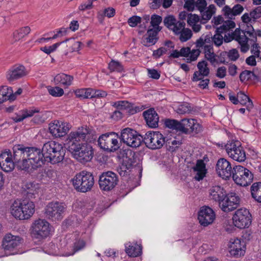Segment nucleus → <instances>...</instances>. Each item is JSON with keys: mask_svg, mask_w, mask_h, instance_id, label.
Here are the masks:
<instances>
[{"mask_svg": "<svg viewBox=\"0 0 261 261\" xmlns=\"http://www.w3.org/2000/svg\"><path fill=\"white\" fill-rule=\"evenodd\" d=\"M144 141L147 147L151 149L161 148L166 142L165 138L159 132H148Z\"/></svg>", "mask_w": 261, "mask_h": 261, "instance_id": "13", "label": "nucleus"}, {"mask_svg": "<svg viewBox=\"0 0 261 261\" xmlns=\"http://www.w3.org/2000/svg\"><path fill=\"white\" fill-rule=\"evenodd\" d=\"M93 131L87 126H83L79 127L74 132H71L68 136L67 139V144L68 149L71 148V146L77 147L84 143H81L82 141L88 140V138L93 136Z\"/></svg>", "mask_w": 261, "mask_h": 261, "instance_id": "5", "label": "nucleus"}, {"mask_svg": "<svg viewBox=\"0 0 261 261\" xmlns=\"http://www.w3.org/2000/svg\"><path fill=\"white\" fill-rule=\"evenodd\" d=\"M69 39H66L65 41L56 43L53 45L49 46L48 47H43L41 48V50L43 51L44 53H46L47 55L50 54L51 53L55 51L57 48L63 43L66 42Z\"/></svg>", "mask_w": 261, "mask_h": 261, "instance_id": "54", "label": "nucleus"}, {"mask_svg": "<svg viewBox=\"0 0 261 261\" xmlns=\"http://www.w3.org/2000/svg\"><path fill=\"white\" fill-rule=\"evenodd\" d=\"M141 20L142 18L141 17L135 15L130 17L128 19L127 22L131 27H135L138 24L141 22Z\"/></svg>", "mask_w": 261, "mask_h": 261, "instance_id": "62", "label": "nucleus"}, {"mask_svg": "<svg viewBox=\"0 0 261 261\" xmlns=\"http://www.w3.org/2000/svg\"><path fill=\"white\" fill-rule=\"evenodd\" d=\"M207 63L204 61H201L198 63L197 68L198 71H195L193 76V81L197 82L203 79L204 76H207L210 73V69L207 67Z\"/></svg>", "mask_w": 261, "mask_h": 261, "instance_id": "28", "label": "nucleus"}, {"mask_svg": "<svg viewBox=\"0 0 261 261\" xmlns=\"http://www.w3.org/2000/svg\"><path fill=\"white\" fill-rule=\"evenodd\" d=\"M176 21V19L173 16L169 15L165 17L164 23L167 28L171 30Z\"/></svg>", "mask_w": 261, "mask_h": 261, "instance_id": "59", "label": "nucleus"}, {"mask_svg": "<svg viewBox=\"0 0 261 261\" xmlns=\"http://www.w3.org/2000/svg\"><path fill=\"white\" fill-rule=\"evenodd\" d=\"M215 219V214L210 207L204 206L201 207L198 213V219L200 224L207 226L212 224Z\"/></svg>", "mask_w": 261, "mask_h": 261, "instance_id": "23", "label": "nucleus"}, {"mask_svg": "<svg viewBox=\"0 0 261 261\" xmlns=\"http://www.w3.org/2000/svg\"><path fill=\"white\" fill-rule=\"evenodd\" d=\"M49 93L55 97H60L64 94V90L59 87H50L48 89Z\"/></svg>", "mask_w": 261, "mask_h": 261, "instance_id": "57", "label": "nucleus"}, {"mask_svg": "<svg viewBox=\"0 0 261 261\" xmlns=\"http://www.w3.org/2000/svg\"><path fill=\"white\" fill-rule=\"evenodd\" d=\"M243 10V7L240 4L234 5L232 8L226 5L222 9L223 15L226 18L230 19V20L234 19L236 16L241 14Z\"/></svg>", "mask_w": 261, "mask_h": 261, "instance_id": "30", "label": "nucleus"}, {"mask_svg": "<svg viewBox=\"0 0 261 261\" xmlns=\"http://www.w3.org/2000/svg\"><path fill=\"white\" fill-rule=\"evenodd\" d=\"M240 202V197L234 193L225 194L220 201L219 206L224 212H229L237 208Z\"/></svg>", "mask_w": 261, "mask_h": 261, "instance_id": "16", "label": "nucleus"}, {"mask_svg": "<svg viewBox=\"0 0 261 261\" xmlns=\"http://www.w3.org/2000/svg\"><path fill=\"white\" fill-rule=\"evenodd\" d=\"M191 111V107L188 103H184L179 105L176 110L177 113L179 114L189 113Z\"/></svg>", "mask_w": 261, "mask_h": 261, "instance_id": "56", "label": "nucleus"}, {"mask_svg": "<svg viewBox=\"0 0 261 261\" xmlns=\"http://www.w3.org/2000/svg\"><path fill=\"white\" fill-rule=\"evenodd\" d=\"M143 115L146 124L151 128H156L158 126L159 117L153 108H150L145 111Z\"/></svg>", "mask_w": 261, "mask_h": 261, "instance_id": "27", "label": "nucleus"}, {"mask_svg": "<svg viewBox=\"0 0 261 261\" xmlns=\"http://www.w3.org/2000/svg\"><path fill=\"white\" fill-rule=\"evenodd\" d=\"M13 161L14 167L18 165L24 158H29L33 153V147H25L22 144H17L13 147Z\"/></svg>", "mask_w": 261, "mask_h": 261, "instance_id": "18", "label": "nucleus"}, {"mask_svg": "<svg viewBox=\"0 0 261 261\" xmlns=\"http://www.w3.org/2000/svg\"><path fill=\"white\" fill-rule=\"evenodd\" d=\"M232 220L234 225L239 228L248 227L251 223V215L248 210L241 208L235 212Z\"/></svg>", "mask_w": 261, "mask_h": 261, "instance_id": "14", "label": "nucleus"}, {"mask_svg": "<svg viewBox=\"0 0 261 261\" xmlns=\"http://www.w3.org/2000/svg\"><path fill=\"white\" fill-rule=\"evenodd\" d=\"M66 208L65 204L63 203L51 202L46 206L45 214L48 219L53 220H61Z\"/></svg>", "mask_w": 261, "mask_h": 261, "instance_id": "15", "label": "nucleus"}, {"mask_svg": "<svg viewBox=\"0 0 261 261\" xmlns=\"http://www.w3.org/2000/svg\"><path fill=\"white\" fill-rule=\"evenodd\" d=\"M21 243V239L19 236L8 234L4 238L2 246L6 251H13Z\"/></svg>", "mask_w": 261, "mask_h": 261, "instance_id": "25", "label": "nucleus"}, {"mask_svg": "<svg viewBox=\"0 0 261 261\" xmlns=\"http://www.w3.org/2000/svg\"><path fill=\"white\" fill-rule=\"evenodd\" d=\"M65 150L59 142L50 141L44 144L42 149L34 147V171L40 168L45 162L56 164L64 159Z\"/></svg>", "mask_w": 261, "mask_h": 261, "instance_id": "1", "label": "nucleus"}, {"mask_svg": "<svg viewBox=\"0 0 261 261\" xmlns=\"http://www.w3.org/2000/svg\"><path fill=\"white\" fill-rule=\"evenodd\" d=\"M33 202L23 200L14 201L11 206V213L13 216L19 220L29 219L33 215Z\"/></svg>", "mask_w": 261, "mask_h": 261, "instance_id": "3", "label": "nucleus"}, {"mask_svg": "<svg viewBox=\"0 0 261 261\" xmlns=\"http://www.w3.org/2000/svg\"><path fill=\"white\" fill-rule=\"evenodd\" d=\"M11 87L7 86L0 87V103H3L6 100L10 101V96L12 92Z\"/></svg>", "mask_w": 261, "mask_h": 261, "instance_id": "42", "label": "nucleus"}, {"mask_svg": "<svg viewBox=\"0 0 261 261\" xmlns=\"http://www.w3.org/2000/svg\"><path fill=\"white\" fill-rule=\"evenodd\" d=\"M109 69L111 72H121L123 70V66L121 64L120 62L113 60H112L109 64Z\"/></svg>", "mask_w": 261, "mask_h": 261, "instance_id": "52", "label": "nucleus"}, {"mask_svg": "<svg viewBox=\"0 0 261 261\" xmlns=\"http://www.w3.org/2000/svg\"><path fill=\"white\" fill-rule=\"evenodd\" d=\"M236 23L232 20H226L219 28H218L215 34L213 36V43L217 46H220L223 42V34L230 29H234Z\"/></svg>", "mask_w": 261, "mask_h": 261, "instance_id": "21", "label": "nucleus"}, {"mask_svg": "<svg viewBox=\"0 0 261 261\" xmlns=\"http://www.w3.org/2000/svg\"><path fill=\"white\" fill-rule=\"evenodd\" d=\"M2 169L5 172H10L14 169V163L12 159L11 152L9 150V158L5 160V165H0Z\"/></svg>", "mask_w": 261, "mask_h": 261, "instance_id": "43", "label": "nucleus"}, {"mask_svg": "<svg viewBox=\"0 0 261 261\" xmlns=\"http://www.w3.org/2000/svg\"><path fill=\"white\" fill-rule=\"evenodd\" d=\"M164 124L167 127L179 132L180 122L174 119H166Z\"/></svg>", "mask_w": 261, "mask_h": 261, "instance_id": "50", "label": "nucleus"}, {"mask_svg": "<svg viewBox=\"0 0 261 261\" xmlns=\"http://www.w3.org/2000/svg\"><path fill=\"white\" fill-rule=\"evenodd\" d=\"M160 31L153 29H148L147 31V36L144 37L143 42L145 46H149L155 44L158 41L159 38L158 35Z\"/></svg>", "mask_w": 261, "mask_h": 261, "instance_id": "33", "label": "nucleus"}, {"mask_svg": "<svg viewBox=\"0 0 261 261\" xmlns=\"http://www.w3.org/2000/svg\"><path fill=\"white\" fill-rule=\"evenodd\" d=\"M185 22L181 20H176L171 30L173 31L175 35H178L185 28Z\"/></svg>", "mask_w": 261, "mask_h": 261, "instance_id": "53", "label": "nucleus"}, {"mask_svg": "<svg viewBox=\"0 0 261 261\" xmlns=\"http://www.w3.org/2000/svg\"><path fill=\"white\" fill-rule=\"evenodd\" d=\"M72 180L74 188L77 192L83 193L90 191L94 184L92 174L86 171L76 174Z\"/></svg>", "mask_w": 261, "mask_h": 261, "instance_id": "2", "label": "nucleus"}, {"mask_svg": "<svg viewBox=\"0 0 261 261\" xmlns=\"http://www.w3.org/2000/svg\"><path fill=\"white\" fill-rule=\"evenodd\" d=\"M46 112L34 109V123L40 124L43 123L47 119Z\"/></svg>", "mask_w": 261, "mask_h": 261, "instance_id": "41", "label": "nucleus"}, {"mask_svg": "<svg viewBox=\"0 0 261 261\" xmlns=\"http://www.w3.org/2000/svg\"><path fill=\"white\" fill-rule=\"evenodd\" d=\"M44 174L48 177L52 178L55 176L54 174H56V172L53 169H48L47 171H45L42 168H40L38 173L36 175V177L39 179H41L44 176Z\"/></svg>", "mask_w": 261, "mask_h": 261, "instance_id": "51", "label": "nucleus"}, {"mask_svg": "<svg viewBox=\"0 0 261 261\" xmlns=\"http://www.w3.org/2000/svg\"><path fill=\"white\" fill-rule=\"evenodd\" d=\"M250 28L247 30H242L240 28H237L233 32L234 40L240 44L241 51L243 53H246L249 50V45L248 44L249 40L253 42H256L257 41L252 25H251Z\"/></svg>", "mask_w": 261, "mask_h": 261, "instance_id": "4", "label": "nucleus"}, {"mask_svg": "<svg viewBox=\"0 0 261 261\" xmlns=\"http://www.w3.org/2000/svg\"><path fill=\"white\" fill-rule=\"evenodd\" d=\"M31 29L29 27H25L15 31L13 33L14 42L18 41L23 38L31 32Z\"/></svg>", "mask_w": 261, "mask_h": 261, "instance_id": "40", "label": "nucleus"}, {"mask_svg": "<svg viewBox=\"0 0 261 261\" xmlns=\"http://www.w3.org/2000/svg\"><path fill=\"white\" fill-rule=\"evenodd\" d=\"M238 97L239 103H240L242 105H246L248 103L247 109L250 111V109L253 107V103L249 97L242 92H240L238 93Z\"/></svg>", "mask_w": 261, "mask_h": 261, "instance_id": "44", "label": "nucleus"}, {"mask_svg": "<svg viewBox=\"0 0 261 261\" xmlns=\"http://www.w3.org/2000/svg\"><path fill=\"white\" fill-rule=\"evenodd\" d=\"M193 169L197 173L195 176V179L199 181L203 178L206 173L205 165L201 160H197L196 166Z\"/></svg>", "mask_w": 261, "mask_h": 261, "instance_id": "36", "label": "nucleus"}, {"mask_svg": "<svg viewBox=\"0 0 261 261\" xmlns=\"http://www.w3.org/2000/svg\"><path fill=\"white\" fill-rule=\"evenodd\" d=\"M209 194L211 199L218 201L219 204L220 201L225 197L226 193L223 188L221 186H214L209 190Z\"/></svg>", "mask_w": 261, "mask_h": 261, "instance_id": "32", "label": "nucleus"}, {"mask_svg": "<svg viewBox=\"0 0 261 261\" xmlns=\"http://www.w3.org/2000/svg\"><path fill=\"white\" fill-rule=\"evenodd\" d=\"M86 245L85 242L83 240H79L74 243L73 251L71 254H67V256L73 255L76 252L83 249Z\"/></svg>", "mask_w": 261, "mask_h": 261, "instance_id": "60", "label": "nucleus"}, {"mask_svg": "<svg viewBox=\"0 0 261 261\" xmlns=\"http://www.w3.org/2000/svg\"><path fill=\"white\" fill-rule=\"evenodd\" d=\"M202 127L194 119H183L180 121L179 132L185 134L191 133L198 134L201 132Z\"/></svg>", "mask_w": 261, "mask_h": 261, "instance_id": "19", "label": "nucleus"}, {"mask_svg": "<svg viewBox=\"0 0 261 261\" xmlns=\"http://www.w3.org/2000/svg\"><path fill=\"white\" fill-rule=\"evenodd\" d=\"M68 149L73 158L81 163L90 162L93 156L92 148L87 143H83L77 147L74 145Z\"/></svg>", "mask_w": 261, "mask_h": 261, "instance_id": "7", "label": "nucleus"}, {"mask_svg": "<svg viewBox=\"0 0 261 261\" xmlns=\"http://www.w3.org/2000/svg\"><path fill=\"white\" fill-rule=\"evenodd\" d=\"M121 141L133 148L140 146L143 141V137L135 130L126 127L121 132L119 138Z\"/></svg>", "mask_w": 261, "mask_h": 261, "instance_id": "10", "label": "nucleus"}, {"mask_svg": "<svg viewBox=\"0 0 261 261\" xmlns=\"http://www.w3.org/2000/svg\"><path fill=\"white\" fill-rule=\"evenodd\" d=\"M228 155L232 160L242 162L246 159V152L239 141H229L225 145Z\"/></svg>", "mask_w": 261, "mask_h": 261, "instance_id": "9", "label": "nucleus"}, {"mask_svg": "<svg viewBox=\"0 0 261 261\" xmlns=\"http://www.w3.org/2000/svg\"><path fill=\"white\" fill-rule=\"evenodd\" d=\"M22 194L24 198V200L30 201L33 197V182L31 181L26 182L22 187Z\"/></svg>", "mask_w": 261, "mask_h": 261, "instance_id": "39", "label": "nucleus"}, {"mask_svg": "<svg viewBox=\"0 0 261 261\" xmlns=\"http://www.w3.org/2000/svg\"><path fill=\"white\" fill-rule=\"evenodd\" d=\"M227 54L228 58L232 61H236L239 57V52L236 49H232L229 50Z\"/></svg>", "mask_w": 261, "mask_h": 261, "instance_id": "64", "label": "nucleus"}, {"mask_svg": "<svg viewBox=\"0 0 261 261\" xmlns=\"http://www.w3.org/2000/svg\"><path fill=\"white\" fill-rule=\"evenodd\" d=\"M216 171L219 176L224 179L229 178L232 174L230 163L224 158H220L216 164Z\"/></svg>", "mask_w": 261, "mask_h": 261, "instance_id": "22", "label": "nucleus"}, {"mask_svg": "<svg viewBox=\"0 0 261 261\" xmlns=\"http://www.w3.org/2000/svg\"><path fill=\"white\" fill-rule=\"evenodd\" d=\"M216 10V7L213 4L209 5V6L206 7L205 9H203L202 10L203 12H200L201 16V22L202 23H206L215 13Z\"/></svg>", "mask_w": 261, "mask_h": 261, "instance_id": "37", "label": "nucleus"}, {"mask_svg": "<svg viewBox=\"0 0 261 261\" xmlns=\"http://www.w3.org/2000/svg\"><path fill=\"white\" fill-rule=\"evenodd\" d=\"M118 182L117 175L112 171L103 172L99 177L98 183L100 189L110 191L113 189Z\"/></svg>", "mask_w": 261, "mask_h": 261, "instance_id": "12", "label": "nucleus"}, {"mask_svg": "<svg viewBox=\"0 0 261 261\" xmlns=\"http://www.w3.org/2000/svg\"><path fill=\"white\" fill-rule=\"evenodd\" d=\"M32 159L33 158L31 157V155H29V158H23L22 161L19 163L17 167L19 169L29 172L30 167L32 165Z\"/></svg>", "mask_w": 261, "mask_h": 261, "instance_id": "48", "label": "nucleus"}, {"mask_svg": "<svg viewBox=\"0 0 261 261\" xmlns=\"http://www.w3.org/2000/svg\"><path fill=\"white\" fill-rule=\"evenodd\" d=\"M250 16L254 23L256 20L261 17V6H258L250 12Z\"/></svg>", "mask_w": 261, "mask_h": 261, "instance_id": "58", "label": "nucleus"}, {"mask_svg": "<svg viewBox=\"0 0 261 261\" xmlns=\"http://www.w3.org/2000/svg\"><path fill=\"white\" fill-rule=\"evenodd\" d=\"M167 149L170 152L175 151L179 146L181 144L182 142L180 140L174 139L173 140H166V142Z\"/></svg>", "mask_w": 261, "mask_h": 261, "instance_id": "47", "label": "nucleus"}, {"mask_svg": "<svg viewBox=\"0 0 261 261\" xmlns=\"http://www.w3.org/2000/svg\"><path fill=\"white\" fill-rule=\"evenodd\" d=\"M162 17L157 14H153L150 17V24L152 27L151 29L161 31L162 28L160 27V24L162 21Z\"/></svg>", "mask_w": 261, "mask_h": 261, "instance_id": "45", "label": "nucleus"}, {"mask_svg": "<svg viewBox=\"0 0 261 261\" xmlns=\"http://www.w3.org/2000/svg\"><path fill=\"white\" fill-rule=\"evenodd\" d=\"M228 248L231 256L239 257L245 254L246 245L243 240L242 241L238 238H232L229 241Z\"/></svg>", "mask_w": 261, "mask_h": 261, "instance_id": "20", "label": "nucleus"}, {"mask_svg": "<svg viewBox=\"0 0 261 261\" xmlns=\"http://www.w3.org/2000/svg\"><path fill=\"white\" fill-rule=\"evenodd\" d=\"M73 80V77L72 76L64 73H60L55 76L54 81L56 85L68 87L71 85Z\"/></svg>", "mask_w": 261, "mask_h": 261, "instance_id": "35", "label": "nucleus"}, {"mask_svg": "<svg viewBox=\"0 0 261 261\" xmlns=\"http://www.w3.org/2000/svg\"><path fill=\"white\" fill-rule=\"evenodd\" d=\"M250 190L253 199L257 202L261 203V182L253 184Z\"/></svg>", "mask_w": 261, "mask_h": 261, "instance_id": "38", "label": "nucleus"}, {"mask_svg": "<svg viewBox=\"0 0 261 261\" xmlns=\"http://www.w3.org/2000/svg\"><path fill=\"white\" fill-rule=\"evenodd\" d=\"M254 72L249 70H244L242 71L240 75V81L242 82L249 80L251 79V76L254 75Z\"/></svg>", "mask_w": 261, "mask_h": 261, "instance_id": "61", "label": "nucleus"}, {"mask_svg": "<svg viewBox=\"0 0 261 261\" xmlns=\"http://www.w3.org/2000/svg\"><path fill=\"white\" fill-rule=\"evenodd\" d=\"M142 247L135 242H128L125 245V251L131 257L139 256L142 254Z\"/></svg>", "mask_w": 261, "mask_h": 261, "instance_id": "31", "label": "nucleus"}, {"mask_svg": "<svg viewBox=\"0 0 261 261\" xmlns=\"http://www.w3.org/2000/svg\"><path fill=\"white\" fill-rule=\"evenodd\" d=\"M51 227L45 220L39 219L34 223V244L42 243L50 233Z\"/></svg>", "mask_w": 261, "mask_h": 261, "instance_id": "11", "label": "nucleus"}, {"mask_svg": "<svg viewBox=\"0 0 261 261\" xmlns=\"http://www.w3.org/2000/svg\"><path fill=\"white\" fill-rule=\"evenodd\" d=\"M71 128V125L66 122L55 121L49 125V133L56 138L65 136Z\"/></svg>", "mask_w": 261, "mask_h": 261, "instance_id": "17", "label": "nucleus"}, {"mask_svg": "<svg viewBox=\"0 0 261 261\" xmlns=\"http://www.w3.org/2000/svg\"><path fill=\"white\" fill-rule=\"evenodd\" d=\"M213 36L211 34L204 35H202L197 41L195 44L197 49L201 48L203 49H206V46L213 47Z\"/></svg>", "mask_w": 261, "mask_h": 261, "instance_id": "34", "label": "nucleus"}, {"mask_svg": "<svg viewBox=\"0 0 261 261\" xmlns=\"http://www.w3.org/2000/svg\"><path fill=\"white\" fill-rule=\"evenodd\" d=\"M232 175L235 183L243 187H246L250 184L253 178L251 172L240 165L233 167Z\"/></svg>", "mask_w": 261, "mask_h": 261, "instance_id": "8", "label": "nucleus"}, {"mask_svg": "<svg viewBox=\"0 0 261 261\" xmlns=\"http://www.w3.org/2000/svg\"><path fill=\"white\" fill-rule=\"evenodd\" d=\"M27 74L25 67L22 65H15L7 73V79L10 82L19 79Z\"/></svg>", "mask_w": 261, "mask_h": 261, "instance_id": "26", "label": "nucleus"}, {"mask_svg": "<svg viewBox=\"0 0 261 261\" xmlns=\"http://www.w3.org/2000/svg\"><path fill=\"white\" fill-rule=\"evenodd\" d=\"M91 91L92 89L91 88L80 89L76 90L74 93L77 97L81 99L91 98Z\"/></svg>", "mask_w": 261, "mask_h": 261, "instance_id": "46", "label": "nucleus"}, {"mask_svg": "<svg viewBox=\"0 0 261 261\" xmlns=\"http://www.w3.org/2000/svg\"><path fill=\"white\" fill-rule=\"evenodd\" d=\"M201 51L199 49L191 50L189 47H184L180 49L181 57H186L187 63H191L196 61L199 56Z\"/></svg>", "mask_w": 261, "mask_h": 261, "instance_id": "29", "label": "nucleus"}, {"mask_svg": "<svg viewBox=\"0 0 261 261\" xmlns=\"http://www.w3.org/2000/svg\"><path fill=\"white\" fill-rule=\"evenodd\" d=\"M118 134L115 132L107 133L101 135L98 140L100 147L108 152H114L120 147L118 142Z\"/></svg>", "mask_w": 261, "mask_h": 261, "instance_id": "6", "label": "nucleus"}, {"mask_svg": "<svg viewBox=\"0 0 261 261\" xmlns=\"http://www.w3.org/2000/svg\"><path fill=\"white\" fill-rule=\"evenodd\" d=\"M180 41L182 42H186L189 40L192 36V31L189 29H184L181 33H179Z\"/></svg>", "mask_w": 261, "mask_h": 261, "instance_id": "55", "label": "nucleus"}, {"mask_svg": "<svg viewBox=\"0 0 261 261\" xmlns=\"http://www.w3.org/2000/svg\"><path fill=\"white\" fill-rule=\"evenodd\" d=\"M33 116V110H23L21 111V114L17 115L15 117H12V119L15 122H21L24 119Z\"/></svg>", "mask_w": 261, "mask_h": 261, "instance_id": "49", "label": "nucleus"}, {"mask_svg": "<svg viewBox=\"0 0 261 261\" xmlns=\"http://www.w3.org/2000/svg\"><path fill=\"white\" fill-rule=\"evenodd\" d=\"M112 106L118 109L115 110L112 115V117L116 120H119L122 117L121 111L128 110V112L132 114L137 112L136 110L133 109L132 104L127 101H118L114 102Z\"/></svg>", "mask_w": 261, "mask_h": 261, "instance_id": "24", "label": "nucleus"}, {"mask_svg": "<svg viewBox=\"0 0 261 261\" xmlns=\"http://www.w3.org/2000/svg\"><path fill=\"white\" fill-rule=\"evenodd\" d=\"M199 21V17L196 14H189L188 15L187 23L192 26L193 24L197 23Z\"/></svg>", "mask_w": 261, "mask_h": 261, "instance_id": "63", "label": "nucleus"}]
</instances>
